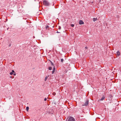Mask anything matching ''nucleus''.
Masks as SVG:
<instances>
[{
	"label": "nucleus",
	"mask_w": 121,
	"mask_h": 121,
	"mask_svg": "<svg viewBox=\"0 0 121 121\" xmlns=\"http://www.w3.org/2000/svg\"><path fill=\"white\" fill-rule=\"evenodd\" d=\"M43 4L46 6H48L50 5L49 3L47 1L44 0L43 1Z\"/></svg>",
	"instance_id": "nucleus-1"
},
{
	"label": "nucleus",
	"mask_w": 121,
	"mask_h": 121,
	"mask_svg": "<svg viewBox=\"0 0 121 121\" xmlns=\"http://www.w3.org/2000/svg\"><path fill=\"white\" fill-rule=\"evenodd\" d=\"M88 103H89V101L88 100H86L85 103H84L82 105V106H87L88 104Z\"/></svg>",
	"instance_id": "nucleus-2"
},
{
	"label": "nucleus",
	"mask_w": 121,
	"mask_h": 121,
	"mask_svg": "<svg viewBox=\"0 0 121 121\" xmlns=\"http://www.w3.org/2000/svg\"><path fill=\"white\" fill-rule=\"evenodd\" d=\"M68 121H75L74 118L71 117L69 119Z\"/></svg>",
	"instance_id": "nucleus-3"
},
{
	"label": "nucleus",
	"mask_w": 121,
	"mask_h": 121,
	"mask_svg": "<svg viewBox=\"0 0 121 121\" xmlns=\"http://www.w3.org/2000/svg\"><path fill=\"white\" fill-rule=\"evenodd\" d=\"M84 22L82 21L81 20H80L79 22V24L81 25L84 24Z\"/></svg>",
	"instance_id": "nucleus-4"
},
{
	"label": "nucleus",
	"mask_w": 121,
	"mask_h": 121,
	"mask_svg": "<svg viewBox=\"0 0 121 121\" xmlns=\"http://www.w3.org/2000/svg\"><path fill=\"white\" fill-rule=\"evenodd\" d=\"M55 68L54 67H54L53 68V70L52 71V74H53L54 73V72L55 71Z\"/></svg>",
	"instance_id": "nucleus-5"
},
{
	"label": "nucleus",
	"mask_w": 121,
	"mask_h": 121,
	"mask_svg": "<svg viewBox=\"0 0 121 121\" xmlns=\"http://www.w3.org/2000/svg\"><path fill=\"white\" fill-rule=\"evenodd\" d=\"M12 72H11L10 73V74L11 75H12V74H13V73L14 72V71L13 70H12Z\"/></svg>",
	"instance_id": "nucleus-6"
},
{
	"label": "nucleus",
	"mask_w": 121,
	"mask_h": 121,
	"mask_svg": "<svg viewBox=\"0 0 121 121\" xmlns=\"http://www.w3.org/2000/svg\"><path fill=\"white\" fill-rule=\"evenodd\" d=\"M105 97L104 96H103L101 99L100 100L102 101L105 99Z\"/></svg>",
	"instance_id": "nucleus-7"
},
{
	"label": "nucleus",
	"mask_w": 121,
	"mask_h": 121,
	"mask_svg": "<svg viewBox=\"0 0 121 121\" xmlns=\"http://www.w3.org/2000/svg\"><path fill=\"white\" fill-rule=\"evenodd\" d=\"M117 54L118 56L120 55V52L119 51H118L117 52Z\"/></svg>",
	"instance_id": "nucleus-8"
},
{
	"label": "nucleus",
	"mask_w": 121,
	"mask_h": 121,
	"mask_svg": "<svg viewBox=\"0 0 121 121\" xmlns=\"http://www.w3.org/2000/svg\"><path fill=\"white\" fill-rule=\"evenodd\" d=\"M49 28V27L48 26H46V30H48V28Z\"/></svg>",
	"instance_id": "nucleus-9"
},
{
	"label": "nucleus",
	"mask_w": 121,
	"mask_h": 121,
	"mask_svg": "<svg viewBox=\"0 0 121 121\" xmlns=\"http://www.w3.org/2000/svg\"><path fill=\"white\" fill-rule=\"evenodd\" d=\"M29 109V107H27L26 108V110L27 111H28Z\"/></svg>",
	"instance_id": "nucleus-10"
},
{
	"label": "nucleus",
	"mask_w": 121,
	"mask_h": 121,
	"mask_svg": "<svg viewBox=\"0 0 121 121\" xmlns=\"http://www.w3.org/2000/svg\"><path fill=\"white\" fill-rule=\"evenodd\" d=\"M97 20V19L96 18H93V21L94 22H95V21H96Z\"/></svg>",
	"instance_id": "nucleus-11"
},
{
	"label": "nucleus",
	"mask_w": 121,
	"mask_h": 121,
	"mask_svg": "<svg viewBox=\"0 0 121 121\" xmlns=\"http://www.w3.org/2000/svg\"><path fill=\"white\" fill-rule=\"evenodd\" d=\"M60 61L61 62L63 63L64 61V60L63 59H60Z\"/></svg>",
	"instance_id": "nucleus-12"
},
{
	"label": "nucleus",
	"mask_w": 121,
	"mask_h": 121,
	"mask_svg": "<svg viewBox=\"0 0 121 121\" xmlns=\"http://www.w3.org/2000/svg\"><path fill=\"white\" fill-rule=\"evenodd\" d=\"M48 78V77L47 76H46V77H45V79H44V80L45 81H46Z\"/></svg>",
	"instance_id": "nucleus-13"
},
{
	"label": "nucleus",
	"mask_w": 121,
	"mask_h": 121,
	"mask_svg": "<svg viewBox=\"0 0 121 121\" xmlns=\"http://www.w3.org/2000/svg\"><path fill=\"white\" fill-rule=\"evenodd\" d=\"M48 69L49 70H51L52 69V67H49Z\"/></svg>",
	"instance_id": "nucleus-14"
},
{
	"label": "nucleus",
	"mask_w": 121,
	"mask_h": 121,
	"mask_svg": "<svg viewBox=\"0 0 121 121\" xmlns=\"http://www.w3.org/2000/svg\"><path fill=\"white\" fill-rule=\"evenodd\" d=\"M50 62H51L52 65L53 66H54V64H53V63L51 61H50Z\"/></svg>",
	"instance_id": "nucleus-15"
},
{
	"label": "nucleus",
	"mask_w": 121,
	"mask_h": 121,
	"mask_svg": "<svg viewBox=\"0 0 121 121\" xmlns=\"http://www.w3.org/2000/svg\"><path fill=\"white\" fill-rule=\"evenodd\" d=\"M56 93L55 92H54L52 93V94L53 95H56Z\"/></svg>",
	"instance_id": "nucleus-16"
},
{
	"label": "nucleus",
	"mask_w": 121,
	"mask_h": 121,
	"mask_svg": "<svg viewBox=\"0 0 121 121\" xmlns=\"http://www.w3.org/2000/svg\"><path fill=\"white\" fill-rule=\"evenodd\" d=\"M74 26V24H71V26H72V27H73Z\"/></svg>",
	"instance_id": "nucleus-17"
},
{
	"label": "nucleus",
	"mask_w": 121,
	"mask_h": 121,
	"mask_svg": "<svg viewBox=\"0 0 121 121\" xmlns=\"http://www.w3.org/2000/svg\"><path fill=\"white\" fill-rule=\"evenodd\" d=\"M58 29L59 30H60L61 29V27L60 26H59V28H58Z\"/></svg>",
	"instance_id": "nucleus-18"
},
{
	"label": "nucleus",
	"mask_w": 121,
	"mask_h": 121,
	"mask_svg": "<svg viewBox=\"0 0 121 121\" xmlns=\"http://www.w3.org/2000/svg\"><path fill=\"white\" fill-rule=\"evenodd\" d=\"M14 73H13V74L14 75H16L15 73L14 72Z\"/></svg>",
	"instance_id": "nucleus-19"
},
{
	"label": "nucleus",
	"mask_w": 121,
	"mask_h": 121,
	"mask_svg": "<svg viewBox=\"0 0 121 121\" xmlns=\"http://www.w3.org/2000/svg\"><path fill=\"white\" fill-rule=\"evenodd\" d=\"M46 100H47V98H45L44 99V100L45 101Z\"/></svg>",
	"instance_id": "nucleus-20"
},
{
	"label": "nucleus",
	"mask_w": 121,
	"mask_h": 121,
	"mask_svg": "<svg viewBox=\"0 0 121 121\" xmlns=\"http://www.w3.org/2000/svg\"><path fill=\"white\" fill-rule=\"evenodd\" d=\"M56 32H57V33H60V32H59L58 31H57Z\"/></svg>",
	"instance_id": "nucleus-21"
},
{
	"label": "nucleus",
	"mask_w": 121,
	"mask_h": 121,
	"mask_svg": "<svg viewBox=\"0 0 121 121\" xmlns=\"http://www.w3.org/2000/svg\"><path fill=\"white\" fill-rule=\"evenodd\" d=\"M9 46H11V44H10Z\"/></svg>",
	"instance_id": "nucleus-22"
},
{
	"label": "nucleus",
	"mask_w": 121,
	"mask_h": 121,
	"mask_svg": "<svg viewBox=\"0 0 121 121\" xmlns=\"http://www.w3.org/2000/svg\"><path fill=\"white\" fill-rule=\"evenodd\" d=\"M85 48L86 49H87V47H86Z\"/></svg>",
	"instance_id": "nucleus-23"
},
{
	"label": "nucleus",
	"mask_w": 121,
	"mask_h": 121,
	"mask_svg": "<svg viewBox=\"0 0 121 121\" xmlns=\"http://www.w3.org/2000/svg\"><path fill=\"white\" fill-rule=\"evenodd\" d=\"M35 76V75H33V77H34V76Z\"/></svg>",
	"instance_id": "nucleus-24"
}]
</instances>
